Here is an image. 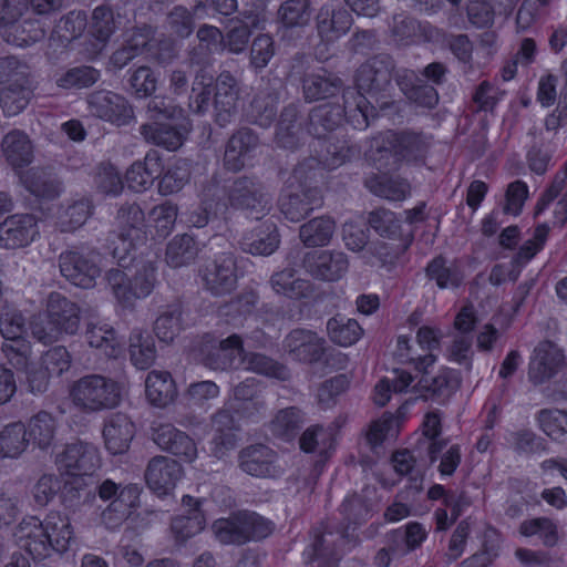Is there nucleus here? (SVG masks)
I'll list each match as a JSON object with an SVG mask.
<instances>
[{"label": "nucleus", "instance_id": "1", "mask_svg": "<svg viewBox=\"0 0 567 567\" xmlns=\"http://www.w3.org/2000/svg\"><path fill=\"white\" fill-rule=\"evenodd\" d=\"M145 215L136 203L123 204L116 214V230L110 234L109 241L114 247L112 255L118 266L127 268L135 259L136 246L144 240Z\"/></svg>", "mask_w": 567, "mask_h": 567}, {"label": "nucleus", "instance_id": "2", "mask_svg": "<svg viewBox=\"0 0 567 567\" xmlns=\"http://www.w3.org/2000/svg\"><path fill=\"white\" fill-rule=\"evenodd\" d=\"M229 206L259 220L272 208V197L265 183L255 174L235 177L226 187Z\"/></svg>", "mask_w": 567, "mask_h": 567}, {"label": "nucleus", "instance_id": "3", "mask_svg": "<svg viewBox=\"0 0 567 567\" xmlns=\"http://www.w3.org/2000/svg\"><path fill=\"white\" fill-rule=\"evenodd\" d=\"M282 350L292 361L305 364L320 362L331 364L332 360L339 364L347 362L344 354L330 351L331 349L323 337L305 328H296L289 331L282 340Z\"/></svg>", "mask_w": 567, "mask_h": 567}, {"label": "nucleus", "instance_id": "4", "mask_svg": "<svg viewBox=\"0 0 567 567\" xmlns=\"http://www.w3.org/2000/svg\"><path fill=\"white\" fill-rule=\"evenodd\" d=\"M73 403L85 412L114 409L121 402V386L113 379L89 374L74 382L71 389Z\"/></svg>", "mask_w": 567, "mask_h": 567}, {"label": "nucleus", "instance_id": "5", "mask_svg": "<svg viewBox=\"0 0 567 567\" xmlns=\"http://www.w3.org/2000/svg\"><path fill=\"white\" fill-rule=\"evenodd\" d=\"M100 255L94 249L72 247L59 256L61 275L74 286L89 289L101 275Z\"/></svg>", "mask_w": 567, "mask_h": 567}, {"label": "nucleus", "instance_id": "6", "mask_svg": "<svg viewBox=\"0 0 567 567\" xmlns=\"http://www.w3.org/2000/svg\"><path fill=\"white\" fill-rule=\"evenodd\" d=\"M323 204L322 192L313 185H286L278 197V209L291 223H299Z\"/></svg>", "mask_w": 567, "mask_h": 567}, {"label": "nucleus", "instance_id": "7", "mask_svg": "<svg viewBox=\"0 0 567 567\" xmlns=\"http://www.w3.org/2000/svg\"><path fill=\"white\" fill-rule=\"evenodd\" d=\"M204 288L213 296L230 293L237 287V257L233 251H224L214 259L207 260L199 270Z\"/></svg>", "mask_w": 567, "mask_h": 567}, {"label": "nucleus", "instance_id": "8", "mask_svg": "<svg viewBox=\"0 0 567 567\" xmlns=\"http://www.w3.org/2000/svg\"><path fill=\"white\" fill-rule=\"evenodd\" d=\"M395 62L390 54L379 53L363 62L355 74L358 92L379 95L391 86Z\"/></svg>", "mask_w": 567, "mask_h": 567}, {"label": "nucleus", "instance_id": "9", "mask_svg": "<svg viewBox=\"0 0 567 567\" xmlns=\"http://www.w3.org/2000/svg\"><path fill=\"white\" fill-rule=\"evenodd\" d=\"M56 464L70 476L92 475L100 466L99 451L91 443L76 441L68 444L56 456Z\"/></svg>", "mask_w": 567, "mask_h": 567}, {"label": "nucleus", "instance_id": "10", "mask_svg": "<svg viewBox=\"0 0 567 567\" xmlns=\"http://www.w3.org/2000/svg\"><path fill=\"white\" fill-rule=\"evenodd\" d=\"M86 103L92 115L118 126L127 124L134 115L128 101L111 91H94L87 95Z\"/></svg>", "mask_w": 567, "mask_h": 567}, {"label": "nucleus", "instance_id": "11", "mask_svg": "<svg viewBox=\"0 0 567 567\" xmlns=\"http://www.w3.org/2000/svg\"><path fill=\"white\" fill-rule=\"evenodd\" d=\"M353 23L351 13L341 6L331 2L323 3L315 17V27L323 43H334L346 35Z\"/></svg>", "mask_w": 567, "mask_h": 567}, {"label": "nucleus", "instance_id": "12", "mask_svg": "<svg viewBox=\"0 0 567 567\" xmlns=\"http://www.w3.org/2000/svg\"><path fill=\"white\" fill-rule=\"evenodd\" d=\"M460 385L458 372L450 368H442L435 374L424 371L414 390L424 401L443 404L449 401Z\"/></svg>", "mask_w": 567, "mask_h": 567}, {"label": "nucleus", "instance_id": "13", "mask_svg": "<svg viewBox=\"0 0 567 567\" xmlns=\"http://www.w3.org/2000/svg\"><path fill=\"white\" fill-rule=\"evenodd\" d=\"M565 363L563 350L551 341H543L534 350L528 368V379L535 385L543 384L554 378Z\"/></svg>", "mask_w": 567, "mask_h": 567}, {"label": "nucleus", "instance_id": "14", "mask_svg": "<svg viewBox=\"0 0 567 567\" xmlns=\"http://www.w3.org/2000/svg\"><path fill=\"white\" fill-rule=\"evenodd\" d=\"M239 91L238 82L229 71H223L217 76L215 83L214 111L215 122L220 127L230 124L235 117Z\"/></svg>", "mask_w": 567, "mask_h": 567}, {"label": "nucleus", "instance_id": "15", "mask_svg": "<svg viewBox=\"0 0 567 567\" xmlns=\"http://www.w3.org/2000/svg\"><path fill=\"white\" fill-rule=\"evenodd\" d=\"M38 235L37 219L31 214H14L0 223V247L22 248L31 244Z\"/></svg>", "mask_w": 567, "mask_h": 567}, {"label": "nucleus", "instance_id": "16", "mask_svg": "<svg viewBox=\"0 0 567 567\" xmlns=\"http://www.w3.org/2000/svg\"><path fill=\"white\" fill-rule=\"evenodd\" d=\"M277 454L264 444H252L244 447L238 453L239 468L256 477H276L280 474L276 466Z\"/></svg>", "mask_w": 567, "mask_h": 567}, {"label": "nucleus", "instance_id": "17", "mask_svg": "<svg viewBox=\"0 0 567 567\" xmlns=\"http://www.w3.org/2000/svg\"><path fill=\"white\" fill-rule=\"evenodd\" d=\"M16 536L22 548L28 551L34 560H42L51 555L52 547L49 540L44 522L35 516L23 518L18 525Z\"/></svg>", "mask_w": 567, "mask_h": 567}, {"label": "nucleus", "instance_id": "18", "mask_svg": "<svg viewBox=\"0 0 567 567\" xmlns=\"http://www.w3.org/2000/svg\"><path fill=\"white\" fill-rule=\"evenodd\" d=\"M349 261L344 252L322 250L308 252L303 258V267L315 278L333 281L341 278L348 270Z\"/></svg>", "mask_w": 567, "mask_h": 567}, {"label": "nucleus", "instance_id": "19", "mask_svg": "<svg viewBox=\"0 0 567 567\" xmlns=\"http://www.w3.org/2000/svg\"><path fill=\"white\" fill-rule=\"evenodd\" d=\"M182 476V466L175 460L157 455L151 458L145 471L147 486L158 496L174 489Z\"/></svg>", "mask_w": 567, "mask_h": 567}, {"label": "nucleus", "instance_id": "20", "mask_svg": "<svg viewBox=\"0 0 567 567\" xmlns=\"http://www.w3.org/2000/svg\"><path fill=\"white\" fill-rule=\"evenodd\" d=\"M154 442L162 450L179 457L184 462H193L197 456V447L192 437L172 424H161L154 430Z\"/></svg>", "mask_w": 567, "mask_h": 567}, {"label": "nucleus", "instance_id": "21", "mask_svg": "<svg viewBox=\"0 0 567 567\" xmlns=\"http://www.w3.org/2000/svg\"><path fill=\"white\" fill-rule=\"evenodd\" d=\"M47 312L50 324L61 333L73 334L80 326V308L60 292L53 291L48 296Z\"/></svg>", "mask_w": 567, "mask_h": 567}, {"label": "nucleus", "instance_id": "22", "mask_svg": "<svg viewBox=\"0 0 567 567\" xmlns=\"http://www.w3.org/2000/svg\"><path fill=\"white\" fill-rule=\"evenodd\" d=\"M135 434L134 423L124 413H113L105 419L103 439L106 450L113 454H123L130 449Z\"/></svg>", "mask_w": 567, "mask_h": 567}, {"label": "nucleus", "instance_id": "23", "mask_svg": "<svg viewBox=\"0 0 567 567\" xmlns=\"http://www.w3.org/2000/svg\"><path fill=\"white\" fill-rule=\"evenodd\" d=\"M259 144V138L255 132L248 127H241L236 131L228 140L225 154L224 167L237 173L246 165V156L249 155Z\"/></svg>", "mask_w": 567, "mask_h": 567}, {"label": "nucleus", "instance_id": "24", "mask_svg": "<svg viewBox=\"0 0 567 567\" xmlns=\"http://www.w3.org/2000/svg\"><path fill=\"white\" fill-rule=\"evenodd\" d=\"M342 86V80L326 69L301 78L302 96L310 103L336 96Z\"/></svg>", "mask_w": 567, "mask_h": 567}, {"label": "nucleus", "instance_id": "25", "mask_svg": "<svg viewBox=\"0 0 567 567\" xmlns=\"http://www.w3.org/2000/svg\"><path fill=\"white\" fill-rule=\"evenodd\" d=\"M122 16L109 3L97 6L92 12V29L95 42L91 56H96L105 48L112 34L120 28Z\"/></svg>", "mask_w": 567, "mask_h": 567}, {"label": "nucleus", "instance_id": "26", "mask_svg": "<svg viewBox=\"0 0 567 567\" xmlns=\"http://www.w3.org/2000/svg\"><path fill=\"white\" fill-rule=\"evenodd\" d=\"M140 489L134 484L121 488V494L114 498L101 514V522L107 529L118 528L138 505Z\"/></svg>", "mask_w": 567, "mask_h": 567}, {"label": "nucleus", "instance_id": "27", "mask_svg": "<svg viewBox=\"0 0 567 567\" xmlns=\"http://www.w3.org/2000/svg\"><path fill=\"white\" fill-rule=\"evenodd\" d=\"M19 179L32 195L47 200L59 197L63 189L62 182L49 168L32 167L23 174L19 172Z\"/></svg>", "mask_w": 567, "mask_h": 567}, {"label": "nucleus", "instance_id": "28", "mask_svg": "<svg viewBox=\"0 0 567 567\" xmlns=\"http://www.w3.org/2000/svg\"><path fill=\"white\" fill-rule=\"evenodd\" d=\"M244 352L243 340L238 334H231L212 346L204 355V364L212 370H227L235 367Z\"/></svg>", "mask_w": 567, "mask_h": 567}, {"label": "nucleus", "instance_id": "29", "mask_svg": "<svg viewBox=\"0 0 567 567\" xmlns=\"http://www.w3.org/2000/svg\"><path fill=\"white\" fill-rule=\"evenodd\" d=\"M279 100L280 93L277 89L269 84L260 87L248 107L250 121L261 127H268L277 116Z\"/></svg>", "mask_w": 567, "mask_h": 567}, {"label": "nucleus", "instance_id": "30", "mask_svg": "<svg viewBox=\"0 0 567 567\" xmlns=\"http://www.w3.org/2000/svg\"><path fill=\"white\" fill-rule=\"evenodd\" d=\"M162 164L157 152H148L144 162H135L126 171L125 179L131 189L142 192L147 189L162 175Z\"/></svg>", "mask_w": 567, "mask_h": 567}, {"label": "nucleus", "instance_id": "31", "mask_svg": "<svg viewBox=\"0 0 567 567\" xmlns=\"http://www.w3.org/2000/svg\"><path fill=\"white\" fill-rule=\"evenodd\" d=\"M280 244L278 227L272 221H265L241 241L243 249L251 255L269 256L274 254Z\"/></svg>", "mask_w": 567, "mask_h": 567}, {"label": "nucleus", "instance_id": "32", "mask_svg": "<svg viewBox=\"0 0 567 567\" xmlns=\"http://www.w3.org/2000/svg\"><path fill=\"white\" fill-rule=\"evenodd\" d=\"M1 151L7 163L19 169L28 166L33 159V146L28 135L14 130L6 134L1 142Z\"/></svg>", "mask_w": 567, "mask_h": 567}, {"label": "nucleus", "instance_id": "33", "mask_svg": "<svg viewBox=\"0 0 567 567\" xmlns=\"http://www.w3.org/2000/svg\"><path fill=\"white\" fill-rule=\"evenodd\" d=\"M346 110L339 104H323L313 107L309 113L308 133L323 138L334 131L344 120Z\"/></svg>", "mask_w": 567, "mask_h": 567}, {"label": "nucleus", "instance_id": "34", "mask_svg": "<svg viewBox=\"0 0 567 567\" xmlns=\"http://www.w3.org/2000/svg\"><path fill=\"white\" fill-rule=\"evenodd\" d=\"M396 82L404 95L415 104L427 109L437 104L439 94L435 87L424 83L413 71H403L398 75Z\"/></svg>", "mask_w": 567, "mask_h": 567}, {"label": "nucleus", "instance_id": "35", "mask_svg": "<svg viewBox=\"0 0 567 567\" xmlns=\"http://www.w3.org/2000/svg\"><path fill=\"white\" fill-rule=\"evenodd\" d=\"M146 43V39L141 31V25L127 30L124 33L123 42L110 56L107 62L109 68L114 71L124 69L135 58L144 53Z\"/></svg>", "mask_w": 567, "mask_h": 567}, {"label": "nucleus", "instance_id": "36", "mask_svg": "<svg viewBox=\"0 0 567 567\" xmlns=\"http://www.w3.org/2000/svg\"><path fill=\"white\" fill-rule=\"evenodd\" d=\"M145 392L150 403L157 408L167 406L177 395L176 384L171 374L165 371L148 373L145 380Z\"/></svg>", "mask_w": 567, "mask_h": 567}, {"label": "nucleus", "instance_id": "37", "mask_svg": "<svg viewBox=\"0 0 567 567\" xmlns=\"http://www.w3.org/2000/svg\"><path fill=\"white\" fill-rule=\"evenodd\" d=\"M430 147V137L423 133L402 131L395 135L394 154L406 162H423Z\"/></svg>", "mask_w": 567, "mask_h": 567}, {"label": "nucleus", "instance_id": "38", "mask_svg": "<svg viewBox=\"0 0 567 567\" xmlns=\"http://www.w3.org/2000/svg\"><path fill=\"white\" fill-rule=\"evenodd\" d=\"M45 37V31L39 21L25 19L11 22L1 29V38L9 44L30 47Z\"/></svg>", "mask_w": 567, "mask_h": 567}, {"label": "nucleus", "instance_id": "39", "mask_svg": "<svg viewBox=\"0 0 567 567\" xmlns=\"http://www.w3.org/2000/svg\"><path fill=\"white\" fill-rule=\"evenodd\" d=\"M142 34L146 39L145 51L153 63L167 66L174 62L178 52L173 40L166 37L155 38V30L148 24L141 25Z\"/></svg>", "mask_w": 567, "mask_h": 567}, {"label": "nucleus", "instance_id": "40", "mask_svg": "<svg viewBox=\"0 0 567 567\" xmlns=\"http://www.w3.org/2000/svg\"><path fill=\"white\" fill-rule=\"evenodd\" d=\"M334 230V220L328 216H321L302 224L299 228V237L307 247H322L330 243Z\"/></svg>", "mask_w": 567, "mask_h": 567}, {"label": "nucleus", "instance_id": "41", "mask_svg": "<svg viewBox=\"0 0 567 567\" xmlns=\"http://www.w3.org/2000/svg\"><path fill=\"white\" fill-rule=\"evenodd\" d=\"M140 133L147 143L176 151L184 143L183 133L175 126L164 123L143 124Z\"/></svg>", "mask_w": 567, "mask_h": 567}, {"label": "nucleus", "instance_id": "42", "mask_svg": "<svg viewBox=\"0 0 567 567\" xmlns=\"http://www.w3.org/2000/svg\"><path fill=\"white\" fill-rule=\"evenodd\" d=\"M43 522L52 550L60 554L66 551L73 539L70 518L59 512H50Z\"/></svg>", "mask_w": 567, "mask_h": 567}, {"label": "nucleus", "instance_id": "43", "mask_svg": "<svg viewBox=\"0 0 567 567\" xmlns=\"http://www.w3.org/2000/svg\"><path fill=\"white\" fill-rule=\"evenodd\" d=\"M299 107L295 103L288 104L281 111L277 125V143L284 148H295L299 143L301 123L299 122Z\"/></svg>", "mask_w": 567, "mask_h": 567}, {"label": "nucleus", "instance_id": "44", "mask_svg": "<svg viewBox=\"0 0 567 567\" xmlns=\"http://www.w3.org/2000/svg\"><path fill=\"white\" fill-rule=\"evenodd\" d=\"M86 24V13L82 10H72L60 18L50 37V41L58 40L62 47H66L83 34Z\"/></svg>", "mask_w": 567, "mask_h": 567}, {"label": "nucleus", "instance_id": "45", "mask_svg": "<svg viewBox=\"0 0 567 567\" xmlns=\"http://www.w3.org/2000/svg\"><path fill=\"white\" fill-rule=\"evenodd\" d=\"M25 427L27 435H29L28 440L44 450L52 444L58 424L51 413L40 411L29 420L28 426Z\"/></svg>", "mask_w": 567, "mask_h": 567}, {"label": "nucleus", "instance_id": "46", "mask_svg": "<svg viewBox=\"0 0 567 567\" xmlns=\"http://www.w3.org/2000/svg\"><path fill=\"white\" fill-rule=\"evenodd\" d=\"M327 333L333 343L350 347L360 340L363 329L355 319L336 316L328 320Z\"/></svg>", "mask_w": 567, "mask_h": 567}, {"label": "nucleus", "instance_id": "47", "mask_svg": "<svg viewBox=\"0 0 567 567\" xmlns=\"http://www.w3.org/2000/svg\"><path fill=\"white\" fill-rule=\"evenodd\" d=\"M128 352L131 361L136 368L148 369L156 359L153 337L148 332L134 330L130 336Z\"/></svg>", "mask_w": 567, "mask_h": 567}, {"label": "nucleus", "instance_id": "48", "mask_svg": "<svg viewBox=\"0 0 567 567\" xmlns=\"http://www.w3.org/2000/svg\"><path fill=\"white\" fill-rule=\"evenodd\" d=\"M197 255V244L188 234L175 236L166 247V262L172 268L192 264Z\"/></svg>", "mask_w": 567, "mask_h": 567}, {"label": "nucleus", "instance_id": "49", "mask_svg": "<svg viewBox=\"0 0 567 567\" xmlns=\"http://www.w3.org/2000/svg\"><path fill=\"white\" fill-rule=\"evenodd\" d=\"M353 99L351 103L348 97L344 96L346 110L344 118L357 130H364L370 124V118L377 117L378 113L375 107L361 92H349Z\"/></svg>", "mask_w": 567, "mask_h": 567}, {"label": "nucleus", "instance_id": "50", "mask_svg": "<svg viewBox=\"0 0 567 567\" xmlns=\"http://www.w3.org/2000/svg\"><path fill=\"white\" fill-rule=\"evenodd\" d=\"M182 305L173 302L163 307L154 322V332L163 342H172L181 331Z\"/></svg>", "mask_w": 567, "mask_h": 567}, {"label": "nucleus", "instance_id": "51", "mask_svg": "<svg viewBox=\"0 0 567 567\" xmlns=\"http://www.w3.org/2000/svg\"><path fill=\"white\" fill-rule=\"evenodd\" d=\"M305 424V414L296 406L280 410L271 421L274 435L286 441L293 439Z\"/></svg>", "mask_w": 567, "mask_h": 567}, {"label": "nucleus", "instance_id": "52", "mask_svg": "<svg viewBox=\"0 0 567 567\" xmlns=\"http://www.w3.org/2000/svg\"><path fill=\"white\" fill-rule=\"evenodd\" d=\"M426 537L420 523H409L405 530H394L389 535L390 548L394 555H405L419 547Z\"/></svg>", "mask_w": 567, "mask_h": 567}, {"label": "nucleus", "instance_id": "53", "mask_svg": "<svg viewBox=\"0 0 567 567\" xmlns=\"http://www.w3.org/2000/svg\"><path fill=\"white\" fill-rule=\"evenodd\" d=\"M205 516L198 508H192L189 514L177 515L172 519L171 532L178 545H183L204 529Z\"/></svg>", "mask_w": 567, "mask_h": 567}, {"label": "nucleus", "instance_id": "54", "mask_svg": "<svg viewBox=\"0 0 567 567\" xmlns=\"http://www.w3.org/2000/svg\"><path fill=\"white\" fill-rule=\"evenodd\" d=\"M101 73L91 65L74 66L55 79L58 87L63 90H82L94 85Z\"/></svg>", "mask_w": 567, "mask_h": 567}, {"label": "nucleus", "instance_id": "55", "mask_svg": "<svg viewBox=\"0 0 567 567\" xmlns=\"http://www.w3.org/2000/svg\"><path fill=\"white\" fill-rule=\"evenodd\" d=\"M27 427L21 422H14L0 431V455L3 457H17L27 447Z\"/></svg>", "mask_w": 567, "mask_h": 567}, {"label": "nucleus", "instance_id": "56", "mask_svg": "<svg viewBox=\"0 0 567 567\" xmlns=\"http://www.w3.org/2000/svg\"><path fill=\"white\" fill-rule=\"evenodd\" d=\"M270 285L277 293L291 299L305 297L309 290V282L296 278V272L292 268H286L274 274L270 279Z\"/></svg>", "mask_w": 567, "mask_h": 567}, {"label": "nucleus", "instance_id": "57", "mask_svg": "<svg viewBox=\"0 0 567 567\" xmlns=\"http://www.w3.org/2000/svg\"><path fill=\"white\" fill-rule=\"evenodd\" d=\"M278 19L287 28L307 25L311 19V1H284L278 9Z\"/></svg>", "mask_w": 567, "mask_h": 567}, {"label": "nucleus", "instance_id": "58", "mask_svg": "<svg viewBox=\"0 0 567 567\" xmlns=\"http://www.w3.org/2000/svg\"><path fill=\"white\" fill-rule=\"evenodd\" d=\"M155 281L154 265L151 261L143 262L134 276L128 279L127 297H130V306L136 299L147 297L154 289Z\"/></svg>", "mask_w": 567, "mask_h": 567}, {"label": "nucleus", "instance_id": "59", "mask_svg": "<svg viewBox=\"0 0 567 567\" xmlns=\"http://www.w3.org/2000/svg\"><path fill=\"white\" fill-rule=\"evenodd\" d=\"M410 244V238H399L389 241L377 240L368 245L367 254L375 257L382 266L393 265L408 250Z\"/></svg>", "mask_w": 567, "mask_h": 567}, {"label": "nucleus", "instance_id": "60", "mask_svg": "<svg viewBox=\"0 0 567 567\" xmlns=\"http://www.w3.org/2000/svg\"><path fill=\"white\" fill-rule=\"evenodd\" d=\"M246 369L258 374L288 380L290 378L289 369L274 359L261 353H248L243 358Z\"/></svg>", "mask_w": 567, "mask_h": 567}, {"label": "nucleus", "instance_id": "61", "mask_svg": "<svg viewBox=\"0 0 567 567\" xmlns=\"http://www.w3.org/2000/svg\"><path fill=\"white\" fill-rule=\"evenodd\" d=\"M239 516L245 544L261 540L268 537L274 530V523L255 512L239 511Z\"/></svg>", "mask_w": 567, "mask_h": 567}, {"label": "nucleus", "instance_id": "62", "mask_svg": "<svg viewBox=\"0 0 567 567\" xmlns=\"http://www.w3.org/2000/svg\"><path fill=\"white\" fill-rule=\"evenodd\" d=\"M370 189L389 200H403L410 195V184L400 177L381 176L369 182Z\"/></svg>", "mask_w": 567, "mask_h": 567}, {"label": "nucleus", "instance_id": "63", "mask_svg": "<svg viewBox=\"0 0 567 567\" xmlns=\"http://www.w3.org/2000/svg\"><path fill=\"white\" fill-rule=\"evenodd\" d=\"M360 148L347 140H327L322 161L330 168H336L359 156Z\"/></svg>", "mask_w": 567, "mask_h": 567}, {"label": "nucleus", "instance_id": "64", "mask_svg": "<svg viewBox=\"0 0 567 567\" xmlns=\"http://www.w3.org/2000/svg\"><path fill=\"white\" fill-rule=\"evenodd\" d=\"M540 429L553 440L564 441L567 437V411L544 409L538 412Z\"/></svg>", "mask_w": 567, "mask_h": 567}]
</instances>
